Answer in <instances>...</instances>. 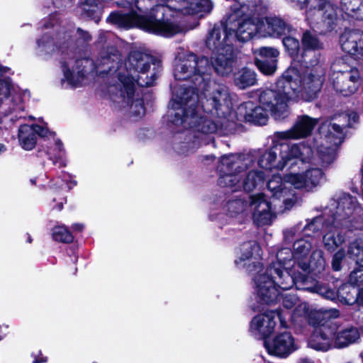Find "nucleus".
<instances>
[{
  "instance_id": "obj_1",
  "label": "nucleus",
  "mask_w": 363,
  "mask_h": 363,
  "mask_svg": "<svg viewBox=\"0 0 363 363\" xmlns=\"http://www.w3.org/2000/svg\"><path fill=\"white\" fill-rule=\"evenodd\" d=\"M212 72V66L206 57H198L192 52L177 57L174 71L175 79L190 81L195 85L180 87L170 101L169 116L174 125L182 127L179 131L188 130L190 135L199 138L200 135L217 130L216 123L199 113V94L196 89L203 92L201 103L204 112L220 118L230 113L232 103L229 90L224 84L211 80Z\"/></svg>"
},
{
  "instance_id": "obj_2",
  "label": "nucleus",
  "mask_w": 363,
  "mask_h": 363,
  "mask_svg": "<svg viewBox=\"0 0 363 363\" xmlns=\"http://www.w3.org/2000/svg\"><path fill=\"white\" fill-rule=\"evenodd\" d=\"M120 54L115 48H111L107 54L101 56L97 65L100 74H107L108 93L118 108L127 112L135 120L145 115V108L136 86H152L156 79L155 72L147 74L153 58L140 51H133L124 65L119 64Z\"/></svg>"
},
{
  "instance_id": "obj_3",
  "label": "nucleus",
  "mask_w": 363,
  "mask_h": 363,
  "mask_svg": "<svg viewBox=\"0 0 363 363\" xmlns=\"http://www.w3.org/2000/svg\"><path fill=\"white\" fill-rule=\"evenodd\" d=\"M350 116L342 114L335 119L337 123H324L322 130L327 128L328 133L325 138L320 140L314 138L313 140H306L303 144L309 150L308 158H295V163L291 167L286 165L288 172L281 177L279 174L274 175L267 182L268 190L272 193L273 196L282 199L285 209L291 208L297 201L295 189H306L304 170L303 166L306 164L328 167L336 158V149L343 140V128L351 125Z\"/></svg>"
},
{
  "instance_id": "obj_4",
  "label": "nucleus",
  "mask_w": 363,
  "mask_h": 363,
  "mask_svg": "<svg viewBox=\"0 0 363 363\" xmlns=\"http://www.w3.org/2000/svg\"><path fill=\"white\" fill-rule=\"evenodd\" d=\"M124 6L130 8L128 13L113 12L107 20L121 28L137 26L147 32L170 37L184 31V28L171 18L178 13H209L213 5L210 0H135L134 3L126 2Z\"/></svg>"
},
{
  "instance_id": "obj_5",
  "label": "nucleus",
  "mask_w": 363,
  "mask_h": 363,
  "mask_svg": "<svg viewBox=\"0 0 363 363\" xmlns=\"http://www.w3.org/2000/svg\"><path fill=\"white\" fill-rule=\"evenodd\" d=\"M325 70L321 65L289 67L270 89L259 96L260 105L277 121L289 116V101H311L317 97L323 83Z\"/></svg>"
},
{
  "instance_id": "obj_6",
  "label": "nucleus",
  "mask_w": 363,
  "mask_h": 363,
  "mask_svg": "<svg viewBox=\"0 0 363 363\" xmlns=\"http://www.w3.org/2000/svg\"><path fill=\"white\" fill-rule=\"evenodd\" d=\"M254 164V160L250 155L223 156L218 166V185L230 188L233 191L241 189L246 191H252L261 187L266 175L262 170L251 169Z\"/></svg>"
},
{
  "instance_id": "obj_7",
  "label": "nucleus",
  "mask_w": 363,
  "mask_h": 363,
  "mask_svg": "<svg viewBox=\"0 0 363 363\" xmlns=\"http://www.w3.org/2000/svg\"><path fill=\"white\" fill-rule=\"evenodd\" d=\"M263 11L257 0L235 1L227 16V28L240 41H247L260 35L261 19L256 17Z\"/></svg>"
},
{
  "instance_id": "obj_8",
  "label": "nucleus",
  "mask_w": 363,
  "mask_h": 363,
  "mask_svg": "<svg viewBox=\"0 0 363 363\" xmlns=\"http://www.w3.org/2000/svg\"><path fill=\"white\" fill-rule=\"evenodd\" d=\"M234 35L227 28V19L225 24L216 26L208 33L206 45L212 51V68L220 75H228L233 71L235 52L233 43Z\"/></svg>"
},
{
  "instance_id": "obj_9",
  "label": "nucleus",
  "mask_w": 363,
  "mask_h": 363,
  "mask_svg": "<svg viewBox=\"0 0 363 363\" xmlns=\"http://www.w3.org/2000/svg\"><path fill=\"white\" fill-rule=\"evenodd\" d=\"M298 273L296 268L280 269L274 265L267 273L255 275L253 280L260 301L267 304L275 301L280 294L278 288L288 290L296 286Z\"/></svg>"
},
{
  "instance_id": "obj_10",
  "label": "nucleus",
  "mask_w": 363,
  "mask_h": 363,
  "mask_svg": "<svg viewBox=\"0 0 363 363\" xmlns=\"http://www.w3.org/2000/svg\"><path fill=\"white\" fill-rule=\"evenodd\" d=\"M309 152V150L299 143L277 145L262 154L257 163L261 168L266 170L272 169L281 170L286 165L291 167L294 165L295 158L306 160Z\"/></svg>"
},
{
  "instance_id": "obj_11",
  "label": "nucleus",
  "mask_w": 363,
  "mask_h": 363,
  "mask_svg": "<svg viewBox=\"0 0 363 363\" xmlns=\"http://www.w3.org/2000/svg\"><path fill=\"white\" fill-rule=\"evenodd\" d=\"M351 203L350 198H345L337 206V211L332 219H328L323 225L325 233L323 237V244L325 249L330 252H334L345 243L346 238L342 233L343 229L347 226L346 218L352 213L349 207L345 210V206Z\"/></svg>"
},
{
  "instance_id": "obj_12",
  "label": "nucleus",
  "mask_w": 363,
  "mask_h": 363,
  "mask_svg": "<svg viewBox=\"0 0 363 363\" xmlns=\"http://www.w3.org/2000/svg\"><path fill=\"white\" fill-rule=\"evenodd\" d=\"M271 196L270 201H267L262 194L250 196L253 222L257 226L271 225L276 217V213L286 210L282 199H279L272 194Z\"/></svg>"
},
{
  "instance_id": "obj_13",
  "label": "nucleus",
  "mask_w": 363,
  "mask_h": 363,
  "mask_svg": "<svg viewBox=\"0 0 363 363\" xmlns=\"http://www.w3.org/2000/svg\"><path fill=\"white\" fill-rule=\"evenodd\" d=\"M279 318L283 328H288V320L281 313L269 311L254 316L250 323L249 332L257 339H264L272 335L277 325Z\"/></svg>"
},
{
  "instance_id": "obj_14",
  "label": "nucleus",
  "mask_w": 363,
  "mask_h": 363,
  "mask_svg": "<svg viewBox=\"0 0 363 363\" xmlns=\"http://www.w3.org/2000/svg\"><path fill=\"white\" fill-rule=\"evenodd\" d=\"M332 0H310V10L306 13V18L311 23H318L321 18L322 22L328 28H333L340 18H345V16L337 10L330 3Z\"/></svg>"
},
{
  "instance_id": "obj_15",
  "label": "nucleus",
  "mask_w": 363,
  "mask_h": 363,
  "mask_svg": "<svg viewBox=\"0 0 363 363\" xmlns=\"http://www.w3.org/2000/svg\"><path fill=\"white\" fill-rule=\"evenodd\" d=\"M318 120L307 115L298 116L294 125L288 130L277 132L276 136L281 140H299L310 136Z\"/></svg>"
},
{
  "instance_id": "obj_16",
  "label": "nucleus",
  "mask_w": 363,
  "mask_h": 363,
  "mask_svg": "<svg viewBox=\"0 0 363 363\" xmlns=\"http://www.w3.org/2000/svg\"><path fill=\"white\" fill-rule=\"evenodd\" d=\"M91 65L87 59H80L76 61L69 59L62 62V68L64 74L62 83L67 82L71 87L81 86L86 79V70L85 68Z\"/></svg>"
},
{
  "instance_id": "obj_17",
  "label": "nucleus",
  "mask_w": 363,
  "mask_h": 363,
  "mask_svg": "<svg viewBox=\"0 0 363 363\" xmlns=\"http://www.w3.org/2000/svg\"><path fill=\"white\" fill-rule=\"evenodd\" d=\"M71 30H67L64 27L56 28L55 43L48 35H44L37 40V52L40 55H50L56 51L57 48H67L71 41Z\"/></svg>"
},
{
  "instance_id": "obj_18",
  "label": "nucleus",
  "mask_w": 363,
  "mask_h": 363,
  "mask_svg": "<svg viewBox=\"0 0 363 363\" xmlns=\"http://www.w3.org/2000/svg\"><path fill=\"white\" fill-rule=\"evenodd\" d=\"M260 251V247L255 242L250 241L243 243L240 247L235 264L243 267H247L250 272L257 271V274H262V265L258 261L261 255Z\"/></svg>"
},
{
  "instance_id": "obj_19",
  "label": "nucleus",
  "mask_w": 363,
  "mask_h": 363,
  "mask_svg": "<svg viewBox=\"0 0 363 363\" xmlns=\"http://www.w3.org/2000/svg\"><path fill=\"white\" fill-rule=\"evenodd\" d=\"M316 324L319 327L315 330L310 340V345L316 350L328 351L334 345L333 336L337 329V325L333 321H328L325 324Z\"/></svg>"
},
{
  "instance_id": "obj_20",
  "label": "nucleus",
  "mask_w": 363,
  "mask_h": 363,
  "mask_svg": "<svg viewBox=\"0 0 363 363\" xmlns=\"http://www.w3.org/2000/svg\"><path fill=\"white\" fill-rule=\"evenodd\" d=\"M264 347L269 354L279 357H285L296 349L294 339L288 332L277 335L271 341H264Z\"/></svg>"
},
{
  "instance_id": "obj_21",
  "label": "nucleus",
  "mask_w": 363,
  "mask_h": 363,
  "mask_svg": "<svg viewBox=\"0 0 363 363\" xmlns=\"http://www.w3.org/2000/svg\"><path fill=\"white\" fill-rule=\"evenodd\" d=\"M260 36L278 38L291 32V26L280 16H267L261 19Z\"/></svg>"
},
{
  "instance_id": "obj_22",
  "label": "nucleus",
  "mask_w": 363,
  "mask_h": 363,
  "mask_svg": "<svg viewBox=\"0 0 363 363\" xmlns=\"http://www.w3.org/2000/svg\"><path fill=\"white\" fill-rule=\"evenodd\" d=\"M323 316L324 314L321 311L310 310L307 303L301 302L296 306L290 318L293 325L308 323L315 326L316 324H320L319 320Z\"/></svg>"
},
{
  "instance_id": "obj_23",
  "label": "nucleus",
  "mask_w": 363,
  "mask_h": 363,
  "mask_svg": "<svg viewBox=\"0 0 363 363\" xmlns=\"http://www.w3.org/2000/svg\"><path fill=\"white\" fill-rule=\"evenodd\" d=\"M334 89L345 96L357 91L362 84L358 69L339 76V79L331 81Z\"/></svg>"
},
{
  "instance_id": "obj_24",
  "label": "nucleus",
  "mask_w": 363,
  "mask_h": 363,
  "mask_svg": "<svg viewBox=\"0 0 363 363\" xmlns=\"http://www.w3.org/2000/svg\"><path fill=\"white\" fill-rule=\"evenodd\" d=\"M342 50L354 59L359 60V55L363 52V33L360 31H345L340 38Z\"/></svg>"
},
{
  "instance_id": "obj_25",
  "label": "nucleus",
  "mask_w": 363,
  "mask_h": 363,
  "mask_svg": "<svg viewBox=\"0 0 363 363\" xmlns=\"http://www.w3.org/2000/svg\"><path fill=\"white\" fill-rule=\"evenodd\" d=\"M239 109L247 122L264 125L267 121L269 112L262 105L256 106L252 101H247Z\"/></svg>"
},
{
  "instance_id": "obj_26",
  "label": "nucleus",
  "mask_w": 363,
  "mask_h": 363,
  "mask_svg": "<svg viewBox=\"0 0 363 363\" xmlns=\"http://www.w3.org/2000/svg\"><path fill=\"white\" fill-rule=\"evenodd\" d=\"M311 250L309 241L301 239L294 244V259L296 261L297 267L303 272H306L312 266V261L308 259V254Z\"/></svg>"
},
{
  "instance_id": "obj_27",
  "label": "nucleus",
  "mask_w": 363,
  "mask_h": 363,
  "mask_svg": "<svg viewBox=\"0 0 363 363\" xmlns=\"http://www.w3.org/2000/svg\"><path fill=\"white\" fill-rule=\"evenodd\" d=\"M360 337L357 328L351 327L347 328L337 329L334 339V347L336 348H344L353 343H355Z\"/></svg>"
},
{
  "instance_id": "obj_28",
  "label": "nucleus",
  "mask_w": 363,
  "mask_h": 363,
  "mask_svg": "<svg viewBox=\"0 0 363 363\" xmlns=\"http://www.w3.org/2000/svg\"><path fill=\"white\" fill-rule=\"evenodd\" d=\"M354 58L352 56L337 57L331 65L330 82L339 79V76L357 69L352 65Z\"/></svg>"
},
{
  "instance_id": "obj_29",
  "label": "nucleus",
  "mask_w": 363,
  "mask_h": 363,
  "mask_svg": "<svg viewBox=\"0 0 363 363\" xmlns=\"http://www.w3.org/2000/svg\"><path fill=\"white\" fill-rule=\"evenodd\" d=\"M296 288L298 290L308 291L323 296L326 293V289L319 284L316 280L299 272L298 273Z\"/></svg>"
},
{
  "instance_id": "obj_30",
  "label": "nucleus",
  "mask_w": 363,
  "mask_h": 363,
  "mask_svg": "<svg viewBox=\"0 0 363 363\" xmlns=\"http://www.w3.org/2000/svg\"><path fill=\"white\" fill-rule=\"evenodd\" d=\"M18 140L22 148L26 150H33L37 143V137L33 126L21 125L18 130Z\"/></svg>"
},
{
  "instance_id": "obj_31",
  "label": "nucleus",
  "mask_w": 363,
  "mask_h": 363,
  "mask_svg": "<svg viewBox=\"0 0 363 363\" xmlns=\"http://www.w3.org/2000/svg\"><path fill=\"white\" fill-rule=\"evenodd\" d=\"M235 83L241 89L253 86L256 83V74L250 69H242L236 74Z\"/></svg>"
},
{
  "instance_id": "obj_32",
  "label": "nucleus",
  "mask_w": 363,
  "mask_h": 363,
  "mask_svg": "<svg viewBox=\"0 0 363 363\" xmlns=\"http://www.w3.org/2000/svg\"><path fill=\"white\" fill-rule=\"evenodd\" d=\"M304 170L306 189H311L320 185L324 181V173L318 167L308 168Z\"/></svg>"
},
{
  "instance_id": "obj_33",
  "label": "nucleus",
  "mask_w": 363,
  "mask_h": 363,
  "mask_svg": "<svg viewBox=\"0 0 363 363\" xmlns=\"http://www.w3.org/2000/svg\"><path fill=\"white\" fill-rule=\"evenodd\" d=\"M277 262L274 263L272 266L277 267L286 268H296L295 264L296 261L294 259V255L291 250L289 248H284L280 250L277 255Z\"/></svg>"
},
{
  "instance_id": "obj_34",
  "label": "nucleus",
  "mask_w": 363,
  "mask_h": 363,
  "mask_svg": "<svg viewBox=\"0 0 363 363\" xmlns=\"http://www.w3.org/2000/svg\"><path fill=\"white\" fill-rule=\"evenodd\" d=\"M361 291L360 289H351L349 286L345 285L340 288L338 294L339 296L345 299L347 304H352L356 301L359 302V293Z\"/></svg>"
},
{
  "instance_id": "obj_35",
  "label": "nucleus",
  "mask_w": 363,
  "mask_h": 363,
  "mask_svg": "<svg viewBox=\"0 0 363 363\" xmlns=\"http://www.w3.org/2000/svg\"><path fill=\"white\" fill-rule=\"evenodd\" d=\"M225 208L230 216L236 217L245 213L247 203L241 199H237L229 201Z\"/></svg>"
},
{
  "instance_id": "obj_36",
  "label": "nucleus",
  "mask_w": 363,
  "mask_h": 363,
  "mask_svg": "<svg viewBox=\"0 0 363 363\" xmlns=\"http://www.w3.org/2000/svg\"><path fill=\"white\" fill-rule=\"evenodd\" d=\"M52 238L57 242H71L73 236L68 229L64 225L55 226L52 230Z\"/></svg>"
},
{
  "instance_id": "obj_37",
  "label": "nucleus",
  "mask_w": 363,
  "mask_h": 363,
  "mask_svg": "<svg viewBox=\"0 0 363 363\" xmlns=\"http://www.w3.org/2000/svg\"><path fill=\"white\" fill-rule=\"evenodd\" d=\"M302 43L306 52L310 50H319L322 48V44L320 43L316 36L312 35L309 32L304 33L302 38ZM306 53L305 54V55Z\"/></svg>"
},
{
  "instance_id": "obj_38",
  "label": "nucleus",
  "mask_w": 363,
  "mask_h": 363,
  "mask_svg": "<svg viewBox=\"0 0 363 363\" xmlns=\"http://www.w3.org/2000/svg\"><path fill=\"white\" fill-rule=\"evenodd\" d=\"M258 69L264 74L270 75L277 69V60L257 59Z\"/></svg>"
},
{
  "instance_id": "obj_39",
  "label": "nucleus",
  "mask_w": 363,
  "mask_h": 363,
  "mask_svg": "<svg viewBox=\"0 0 363 363\" xmlns=\"http://www.w3.org/2000/svg\"><path fill=\"white\" fill-rule=\"evenodd\" d=\"M348 282L350 285L362 288L363 290V264L354 269L350 274Z\"/></svg>"
},
{
  "instance_id": "obj_40",
  "label": "nucleus",
  "mask_w": 363,
  "mask_h": 363,
  "mask_svg": "<svg viewBox=\"0 0 363 363\" xmlns=\"http://www.w3.org/2000/svg\"><path fill=\"white\" fill-rule=\"evenodd\" d=\"M360 0H340V11L344 13L345 17L354 13V10L359 5Z\"/></svg>"
},
{
  "instance_id": "obj_41",
  "label": "nucleus",
  "mask_w": 363,
  "mask_h": 363,
  "mask_svg": "<svg viewBox=\"0 0 363 363\" xmlns=\"http://www.w3.org/2000/svg\"><path fill=\"white\" fill-rule=\"evenodd\" d=\"M347 255L357 264L363 263V250L359 247L357 242H353L350 245Z\"/></svg>"
},
{
  "instance_id": "obj_42",
  "label": "nucleus",
  "mask_w": 363,
  "mask_h": 363,
  "mask_svg": "<svg viewBox=\"0 0 363 363\" xmlns=\"http://www.w3.org/2000/svg\"><path fill=\"white\" fill-rule=\"evenodd\" d=\"M283 44L289 54L291 56L295 55L299 50V42L295 38L291 36L284 38L283 39Z\"/></svg>"
},
{
  "instance_id": "obj_43",
  "label": "nucleus",
  "mask_w": 363,
  "mask_h": 363,
  "mask_svg": "<svg viewBox=\"0 0 363 363\" xmlns=\"http://www.w3.org/2000/svg\"><path fill=\"white\" fill-rule=\"evenodd\" d=\"M256 52L257 53V59H267V60H277L279 55V51L272 48H261Z\"/></svg>"
},
{
  "instance_id": "obj_44",
  "label": "nucleus",
  "mask_w": 363,
  "mask_h": 363,
  "mask_svg": "<svg viewBox=\"0 0 363 363\" xmlns=\"http://www.w3.org/2000/svg\"><path fill=\"white\" fill-rule=\"evenodd\" d=\"M345 257V252L343 249L339 250L333 255L332 260V267L335 271H340L341 269V263Z\"/></svg>"
},
{
  "instance_id": "obj_45",
  "label": "nucleus",
  "mask_w": 363,
  "mask_h": 363,
  "mask_svg": "<svg viewBox=\"0 0 363 363\" xmlns=\"http://www.w3.org/2000/svg\"><path fill=\"white\" fill-rule=\"evenodd\" d=\"M299 303L298 298L294 294H285L282 297V305L286 308H291Z\"/></svg>"
},
{
  "instance_id": "obj_46",
  "label": "nucleus",
  "mask_w": 363,
  "mask_h": 363,
  "mask_svg": "<svg viewBox=\"0 0 363 363\" xmlns=\"http://www.w3.org/2000/svg\"><path fill=\"white\" fill-rule=\"evenodd\" d=\"M323 225V218L318 217L314 218L311 223L306 225L304 230H311L313 232H317L319 230L320 225Z\"/></svg>"
},
{
  "instance_id": "obj_47",
  "label": "nucleus",
  "mask_w": 363,
  "mask_h": 363,
  "mask_svg": "<svg viewBox=\"0 0 363 363\" xmlns=\"http://www.w3.org/2000/svg\"><path fill=\"white\" fill-rule=\"evenodd\" d=\"M11 90V84L9 81H2L0 80V97L4 96V97H7L10 94ZM1 98H0V101Z\"/></svg>"
},
{
  "instance_id": "obj_48",
  "label": "nucleus",
  "mask_w": 363,
  "mask_h": 363,
  "mask_svg": "<svg viewBox=\"0 0 363 363\" xmlns=\"http://www.w3.org/2000/svg\"><path fill=\"white\" fill-rule=\"evenodd\" d=\"M33 129L35 130V134L38 135L40 137H47L49 134H50L48 128L45 126H40L38 125H32Z\"/></svg>"
},
{
  "instance_id": "obj_49",
  "label": "nucleus",
  "mask_w": 363,
  "mask_h": 363,
  "mask_svg": "<svg viewBox=\"0 0 363 363\" xmlns=\"http://www.w3.org/2000/svg\"><path fill=\"white\" fill-rule=\"evenodd\" d=\"M350 17L358 19V20H363V4H361L360 2L359 3V5L357 6L356 9L354 10V13L351 14Z\"/></svg>"
},
{
  "instance_id": "obj_50",
  "label": "nucleus",
  "mask_w": 363,
  "mask_h": 363,
  "mask_svg": "<svg viewBox=\"0 0 363 363\" xmlns=\"http://www.w3.org/2000/svg\"><path fill=\"white\" fill-rule=\"evenodd\" d=\"M79 39L82 40L83 42H88L91 40V35L86 32L80 28H78L76 31Z\"/></svg>"
},
{
  "instance_id": "obj_51",
  "label": "nucleus",
  "mask_w": 363,
  "mask_h": 363,
  "mask_svg": "<svg viewBox=\"0 0 363 363\" xmlns=\"http://www.w3.org/2000/svg\"><path fill=\"white\" fill-rule=\"evenodd\" d=\"M55 145L57 150V157L61 159L64 155L62 144L60 140H57L55 142Z\"/></svg>"
},
{
  "instance_id": "obj_52",
  "label": "nucleus",
  "mask_w": 363,
  "mask_h": 363,
  "mask_svg": "<svg viewBox=\"0 0 363 363\" xmlns=\"http://www.w3.org/2000/svg\"><path fill=\"white\" fill-rule=\"evenodd\" d=\"M315 255H317L318 256V259L317 260V264H318V266L320 268H323V264H324V260H323V258L322 257V252L321 251L314 252L312 255V257L315 256Z\"/></svg>"
},
{
  "instance_id": "obj_53",
  "label": "nucleus",
  "mask_w": 363,
  "mask_h": 363,
  "mask_svg": "<svg viewBox=\"0 0 363 363\" xmlns=\"http://www.w3.org/2000/svg\"><path fill=\"white\" fill-rule=\"evenodd\" d=\"M295 2H297L301 6V9L303 8V6L306 5L307 7L306 12L310 10L309 1L310 0H293Z\"/></svg>"
},
{
  "instance_id": "obj_54",
  "label": "nucleus",
  "mask_w": 363,
  "mask_h": 363,
  "mask_svg": "<svg viewBox=\"0 0 363 363\" xmlns=\"http://www.w3.org/2000/svg\"><path fill=\"white\" fill-rule=\"evenodd\" d=\"M52 23H50V26L45 25V28L55 27L58 23V19L55 18V16L52 17Z\"/></svg>"
},
{
  "instance_id": "obj_55",
  "label": "nucleus",
  "mask_w": 363,
  "mask_h": 363,
  "mask_svg": "<svg viewBox=\"0 0 363 363\" xmlns=\"http://www.w3.org/2000/svg\"><path fill=\"white\" fill-rule=\"evenodd\" d=\"M84 226L82 224H74L72 226V228L75 230L81 231L82 230Z\"/></svg>"
},
{
  "instance_id": "obj_56",
  "label": "nucleus",
  "mask_w": 363,
  "mask_h": 363,
  "mask_svg": "<svg viewBox=\"0 0 363 363\" xmlns=\"http://www.w3.org/2000/svg\"><path fill=\"white\" fill-rule=\"evenodd\" d=\"M359 304L363 307V290L359 293Z\"/></svg>"
},
{
  "instance_id": "obj_57",
  "label": "nucleus",
  "mask_w": 363,
  "mask_h": 363,
  "mask_svg": "<svg viewBox=\"0 0 363 363\" xmlns=\"http://www.w3.org/2000/svg\"><path fill=\"white\" fill-rule=\"evenodd\" d=\"M47 361L46 358L42 357L40 359H35L33 363H41V362H45Z\"/></svg>"
},
{
  "instance_id": "obj_58",
  "label": "nucleus",
  "mask_w": 363,
  "mask_h": 363,
  "mask_svg": "<svg viewBox=\"0 0 363 363\" xmlns=\"http://www.w3.org/2000/svg\"><path fill=\"white\" fill-rule=\"evenodd\" d=\"M6 150V147L3 144H0V153Z\"/></svg>"
},
{
  "instance_id": "obj_59",
  "label": "nucleus",
  "mask_w": 363,
  "mask_h": 363,
  "mask_svg": "<svg viewBox=\"0 0 363 363\" xmlns=\"http://www.w3.org/2000/svg\"><path fill=\"white\" fill-rule=\"evenodd\" d=\"M60 166H65V162H64V161H62V160H60Z\"/></svg>"
},
{
  "instance_id": "obj_60",
  "label": "nucleus",
  "mask_w": 363,
  "mask_h": 363,
  "mask_svg": "<svg viewBox=\"0 0 363 363\" xmlns=\"http://www.w3.org/2000/svg\"><path fill=\"white\" fill-rule=\"evenodd\" d=\"M356 118H357L356 114H353L352 115V118H353L354 121L355 120Z\"/></svg>"
},
{
  "instance_id": "obj_61",
  "label": "nucleus",
  "mask_w": 363,
  "mask_h": 363,
  "mask_svg": "<svg viewBox=\"0 0 363 363\" xmlns=\"http://www.w3.org/2000/svg\"><path fill=\"white\" fill-rule=\"evenodd\" d=\"M62 208V203H60V204L59 205V209H60V210H61Z\"/></svg>"
},
{
  "instance_id": "obj_62",
  "label": "nucleus",
  "mask_w": 363,
  "mask_h": 363,
  "mask_svg": "<svg viewBox=\"0 0 363 363\" xmlns=\"http://www.w3.org/2000/svg\"><path fill=\"white\" fill-rule=\"evenodd\" d=\"M3 72H5V70H3V69L0 67V75L1 74V73H2Z\"/></svg>"
},
{
  "instance_id": "obj_63",
  "label": "nucleus",
  "mask_w": 363,
  "mask_h": 363,
  "mask_svg": "<svg viewBox=\"0 0 363 363\" xmlns=\"http://www.w3.org/2000/svg\"><path fill=\"white\" fill-rule=\"evenodd\" d=\"M3 339V337L0 335V341Z\"/></svg>"
}]
</instances>
